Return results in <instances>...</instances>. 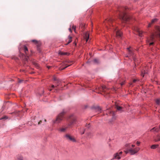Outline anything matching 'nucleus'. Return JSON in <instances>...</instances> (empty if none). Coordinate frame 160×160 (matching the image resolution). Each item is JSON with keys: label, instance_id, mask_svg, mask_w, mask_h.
<instances>
[{"label": "nucleus", "instance_id": "a19ab883", "mask_svg": "<svg viewBox=\"0 0 160 160\" xmlns=\"http://www.w3.org/2000/svg\"><path fill=\"white\" fill-rule=\"evenodd\" d=\"M152 23H151H151H149V24H148V27H150L151 26V24Z\"/></svg>", "mask_w": 160, "mask_h": 160}, {"label": "nucleus", "instance_id": "473e14b6", "mask_svg": "<svg viewBox=\"0 0 160 160\" xmlns=\"http://www.w3.org/2000/svg\"><path fill=\"white\" fill-rule=\"evenodd\" d=\"M42 122V120H40L39 121H38V125H39Z\"/></svg>", "mask_w": 160, "mask_h": 160}, {"label": "nucleus", "instance_id": "e433bc0d", "mask_svg": "<svg viewBox=\"0 0 160 160\" xmlns=\"http://www.w3.org/2000/svg\"><path fill=\"white\" fill-rule=\"evenodd\" d=\"M55 87L56 88V86H55L54 85H52V86H51V88H54Z\"/></svg>", "mask_w": 160, "mask_h": 160}, {"label": "nucleus", "instance_id": "f8f14e48", "mask_svg": "<svg viewBox=\"0 0 160 160\" xmlns=\"http://www.w3.org/2000/svg\"><path fill=\"white\" fill-rule=\"evenodd\" d=\"M53 80L55 82V83H56V88H57V87L59 85L60 83V81L59 80L56 78H53Z\"/></svg>", "mask_w": 160, "mask_h": 160}, {"label": "nucleus", "instance_id": "b1692460", "mask_svg": "<svg viewBox=\"0 0 160 160\" xmlns=\"http://www.w3.org/2000/svg\"><path fill=\"white\" fill-rule=\"evenodd\" d=\"M34 119L35 120V121H34V123L35 124H36L37 123H38V118L37 117H35L34 118Z\"/></svg>", "mask_w": 160, "mask_h": 160}, {"label": "nucleus", "instance_id": "c03bdc74", "mask_svg": "<svg viewBox=\"0 0 160 160\" xmlns=\"http://www.w3.org/2000/svg\"><path fill=\"white\" fill-rule=\"evenodd\" d=\"M69 31L70 32H72V29L70 28L69 29Z\"/></svg>", "mask_w": 160, "mask_h": 160}, {"label": "nucleus", "instance_id": "6ab92c4d", "mask_svg": "<svg viewBox=\"0 0 160 160\" xmlns=\"http://www.w3.org/2000/svg\"><path fill=\"white\" fill-rule=\"evenodd\" d=\"M32 42L35 43V44H37V45L38 47V49H39V48H38V47H39L40 45V44L39 43V42H38V41H34V40H33V41H32Z\"/></svg>", "mask_w": 160, "mask_h": 160}, {"label": "nucleus", "instance_id": "c756f323", "mask_svg": "<svg viewBox=\"0 0 160 160\" xmlns=\"http://www.w3.org/2000/svg\"><path fill=\"white\" fill-rule=\"evenodd\" d=\"M76 26H75L73 25L72 26V29L74 30L75 32V30H76Z\"/></svg>", "mask_w": 160, "mask_h": 160}, {"label": "nucleus", "instance_id": "f03ea898", "mask_svg": "<svg viewBox=\"0 0 160 160\" xmlns=\"http://www.w3.org/2000/svg\"><path fill=\"white\" fill-rule=\"evenodd\" d=\"M126 10V8L124 7H120L118 9L120 18L123 21H128L130 19V17L125 12Z\"/></svg>", "mask_w": 160, "mask_h": 160}, {"label": "nucleus", "instance_id": "bb28decb", "mask_svg": "<svg viewBox=\"0 0 160 160\" xmlns=\"http://www.w3.org/2000/svg\"><path fill=\"white\" fill-rule=\"evenodd\" d=\"M158 19H157V18H155L153 19H152L151 21V23H153L155 22H157L158 21Z\"/></svg>", "mask_w": 160, "mask_h": 160}, {"label": "nucleus", "instance_id": "6e6d98bb", "mask_svg": "<svg viewBox=\"0 0 160 160\" xmlns=\"http://www.w3.org/2000/svg\"><path fill=\"white\" fill-rule=\"evenodd\" d=\"M44 121H45V122H46V119H44Z\"/></svg>", "mask_w": 160, "mask_h": 160}, {"label": "nucleus", "instance_id": "37998d69", "mask_svg": "<svg viewBox=\"0 0 160 160\" xmlns=\"http://www.w3.org/2000/svg\"><path fill=\"white\" fill-rule=\"evenodd\" d=\"M124 84V82H122L121 83V86H122V85H123V84Z\"/></svg>", "mask_w": 160, "mask_h": 160}, {"label": "nucleus", "instance_id": "ddd939ff", "mask_svg": "<svg viewBox=\"0 0 160 160\" xmlns=\"http://www.w3.org/2000/svg\"><path fill=\"white\" fill-rule=\"evenodd\" d=\"M136 31L137 32V34H138L139 36L142 37V36L143 34L144 33L142 31L140 30L139 29H137Z\"/></svg>", "mask_w": 160, "mask_h": 160}, {"label": "nucleus", "instance_id": "4c0bfd02", "mask_svg": "<svg viewBox=\"0 0 160 160\" xmlns=\"http://www.w3.org/2000/svg\"><path fill=\"white\" fill-rule=\"evenodd\" d=\"M146 74V72H145V71L144 72V74L142 72V75L143 77H144V74Z\"/></svg>", "mask_w": 160, "mask_h": 160}, {"label": "nucleus", "instance_id": "052dcab7", "mask_svg": "<svg viewBox=\"0 0 160 160\" xmlns=\"http://www.w3.org/2000/svg\"><path fill=\"white\" fill-rule=\"evenodd\" d=\"M159 152H160V151Z\"/></svg>", "mask_w": 160, "mask_h": 160}, {"label": "nucleus", "instance_id": "6e6552de", "mask_svg": "<svg viewBox=\"0 0 160 160\" xmlns=\"http://www.w3.org/2000/svg\"><path fill=\"white\" fill-rule=\"evenodd\" d=\"M113 29L114 32L116 36L118 37V38L121 37L122 35V32L120 31L117 28H113Z\"/></svg>", "mask_w": 160, "mask_h": 160}, {"label": "nucleus", "instance_id": "a18cd8bd", "mask_svg": "<svg viewBox=\"0 0 160 160\" xmlns=\"http://www.w3.org/2000/svg\"><path fill=\"white\" fill-rule=\"evenodd\" d=\"M136 81V79H134L133 81V82H135Z\"/></svg>", "mask_w": 160, "mask_h": 160}, {"label": "nucleus", "instance_id": "ea45409f", "mask_svg": "<svg viewBox=\"0 0 160 160\" xmlns=\"http://www.w3.org/2000/svg\"><path fill=\"white\" fill-rule=\"evenodd\" d=\"M94 61L95 62H98V60L97 59H95L94 60Z\"/></svg>", "mask_w": 160, "mask_h": 160}, {"label": "nucleus", "instance_id": "5701e85b", "mask_svg": "<svg viewBox=\"0 0 160 160\" xmlns=\"http://www.w3.org/2000/svg\"><path fill=\"white\" fill-rule=\"evenodd\" d=\"M115 108H117V110L118 111H121L122 110V107L118 105H116Z\"/></svg>", "mask_w": 160, "mask_h": 160}, {"label": "nucleus", "instance_id": "9d476101", "mask_svg": "<svg viewBox=\"0 0 160 160\" xmlns=\"http://www.w3.org/2000/svg\"><path fill=\"white\" fill-rule=\"evenodd\" d=\"M83 37L86 40H88L89 39L90 40L92 39L91 36H89V33L88 32H84L83 33Z\"/></svg>", "mask_w": 160, "mask_h": 160}, {"label": "nucleus", "instance_id": "a878e982", "mask_svg": "<svg viewBox=\"0 0 160 160\" xmlns=\"http://www.w3.org/2000/svg\"><path fill=\"white\" fill-rule=\"evenodd\" d=\"M156 102L157 104L159 105L160 103V98L157 99L156 100Z\"/></svg>", "mask_w": 160, "mask_h": 160}, {"label": "nucleus", "instance_id": "a211bd4d", "mask_svg": "<svg viewBox=\"0 0 160 160\" xmlns=\"http://www.w3.org/2000/svg\"><path fill=\"white\" fill-rule=\"evenodd\" d=\"M159 131V129L158 128L154 127L150 130V131L152 132L153 131H155L156 132H158Z\"/></svg>", "mask_w": 160, "mask_h": 160}, {"label": "nucleus", "instance_id": "f3484780", "mask_svg": "<svg viewBox=\"0 0 160 160\" xmlns=\"http://www.w3.org/2000/svg\"><path fill=\"white\" fill-rule=\"evenodd\" d=\"M131 47L128 48L127 49L128 50L129 54L130 55H132L133 54V51L132 50L130 49Z\"/></svg>", "mask_w": 160, "mask_h": 160}, {"label": "nucleus", "instance_id": "c9c22d12", "mask_svg": "<svg viewBox=\"0 0 160 160\" xmlns=\"http://www.w3.org/2000/svg\"><path fill=\"white\" fill-rule=\"evenodd\" d=\"M72 38V37L71 36H68V39H71Z\"/></svg>", "mask_w": 160, "mask_h": 160}, {"label": "nucleus", "instance_id": "58836bf2", "mask_svg": "<svg viewBox=\"0 0 160 160\" xmlns=\"http://www.w3.org/2000/svg\"><path fill=\"white\" fill-rule=\"evenodd\" d=\"M153 43H154V42H152L150 43L149 44V45L150 46H151V45H152L153 44Z\"/></svg>", "mask_w": 160, "mask_h": 160}, {"label": "nucleus", "instance_id": "72a5a7b5", "mask_svg": "<svg viewBox=\"0 0 160 160\" xmlns=\"http://www.w3.org/2000/svg\"><path fill=\"white\" fill-rule=\"evenodd\" d=\"M124 152L126 154H127L128 153H129V149L127 151H124Z\"/></svg>", "mask_w": 160, "mask_h": 160}, {"label": "nucleus", "instance_id": "864d4df0", "mask_svg": "<svg viewBox=\"0 0 160 160\" xmlns=\"http://www.w3.org/2000/svg\"><path fill=\"white\" fill-rule=\"evenodd\" d=\"M5 118V117L2 118H1V119H4V118Z\"/></svg>", "mask_w": 160, "mask_h": 160}, {"label": "nucleus", "instance_id": "49530a36", "mask_svg": "<svg viewBox=\"0 0 160 160\" xmlns=\"http://www.w3.org/2000/svg\"><path fill=\"white\" fill-rule=\"evenodd\" d=\"M135 146V145H132V148H134Z\"/></svg>", "mask_w": 160, "mask_h": 160}, {"label": "nucleus", "instance_id": "de8ad7c7", "mask_svg": "<svg viewBox=\"0 0 160 160\" xmlns=\"http://www.w3.org/2000/svg\"><path fill=\"white\" fill-rule=\"evenodd\" d=\"M122 152H119V155H121V154H122Z\"/></svg>", "mask_w": 160, "mask_h": 160}, {"label": "nucleus", "instance_id": "7ed1b4c3", "mask_svg": "<svg viewBox=\"0 0 160 160\" xmlns=\"http://www.w3.org/2000/svg\"><path fill=\"white\" fill-rule=\"evenodd\" d=\"M150 37L152 40L155 39H160V28L159 26H157L155 27L154 32L151 34Z\"/></svg>", "mask_w": 160, "mask_h": 160}, {"label": "nucleus", "instance_id": "3c124183", "mask_svg": "<svg viewBox=\"0 0 160 160\" xmlns=\"http://www.w3.org/2000/svg\"><path fill=\"white\" fill-rule=\"evenodd\" d=\"M57 90V89H55V91H54V92H55Z\"/></svg>", "mask_w": 160, "mask_h": 160}, {"label": "nucleus", "instance_id": "393cba45", "mask_svg": "<svg viewBox=\"0 0 160 160\" xmlns=\"http://www.w3.org/2000/svg\"><path fill=\"white\" fill-rule=\"evenodd\" d=\"M59 54L61 55H64L67 54V53L65 52H62L61 51H59Z\"/></svg>", "mask_w": 160, "mask_h": 160}, {"label": "nucleus", "instance_id": "1a4fd4ad", "mask_svg": "<svg viewBox=\"0 0 160 160\" xmlns=\"http://www.w3.org/2000/svg\"><path fill=\"white\" fill-rule=\"evenodd\" d=\"M65 137L67 140H69L73 142H75L76 141V140L73 137L68 134H66L65 136Z\"/></svg>", "mask_w": 160, "mask_h": 160}, {"label": "nucleus", "instance_id": "423d86ee", "mask_svg": "<svg viewBox=\"0 0 160 160\" xmlns=\"http://www.w3.org/2000/svg\"><path fill=\"white\" fill-rule=\"evenodd\" d=\"M140 150L139 148H136L134 149L130 148L129 149V153L131 155H134L137 153Z\"/></svg>", "mask_w": 160, "mask_h": 160}, {"label": "nucleus", "instance_id": "f257e3e1", "mask_svg": "<svg viewBox=\"0 0 160 160\" xmlns=\"http://www.w3.org/2000/svg\"><path fill=\"white\" fill-rule=\"evenodd\" d=\"M76 121V118L72 116L70 117L68 123L65 125L62 126L58 129V131L60 132H66L68 128H72L73 125L75 123Z\"/></svg>", "mask_w": 160, "mask_h": 160}, {"label": "nucleus", "instance_id": "9b49d317", "mask_svg": "<svg viewBox=\"0 0 160 160\" xmlns=\"http://www.w3.org/2000/svg\"><path fill=\"white\" fill-rule=\"evenodd\" d=\"M112 22L113 20L112 18H109L106 19L104 21V22L105 23H107L110 26H111V24H112V27H113V22Z\"/></svg>", "mask_w": 160, "mask_h": 160}, {"label": "nucleus", "instance_id": "603ef678", "mask_svg": "<svg viewBox=\"0 0 160 160\" xmlns=\"http://www.w3.org/2000/svg\"><path fill=\"white\" fill-rule=\"evenodd\" d=\"M50 67H49V66H47V68H49Z\"/></svg>", "mask_w": 160, "mask_h": 160}, {"label": "nucleus", "instance_id": "bf43d9fd", "mask_svg": "<svg viewBox=\"0 0 160 160\" xmlns=\"http://www.w3.org/2000/svg\"><path fill=\"white\" fill-rule=\"evenodd\" d=\"M107 23H107H105L106 24H107ZM106 25H107V24H106Z\"/></svg>", "mask_w": 160, "mask_h": 160}, {"label": "nucleus", "instance_id": "39448f33", "mask_svg": "<svg viewBox=\"0 0 160 160\" xmlns=\"http://www.w3.org/2000/svg\"><path fill=\"white\" fill-rule=\"evenodd\" d=\"M24 50L25 55H24L23 54L21 53L20 55V56L22 58V59L25 61H28V58L29 57V56L28 54V48L26 46H24Z\"/></svg>", "mask_w": 160, "mask_h": 160}, {"label": "nucleus", "instance_id": "aec40b11", "mask_svg": "<svg viewBox=\"0 0 160 160\" xmlns=\"http://www.w3.org/2000/svg\"><path fill=\"white\" fill-rule=\"evenodd\" d=\"M159 146L158 144L153 145L151 146V148L152 149H155L157 148Z\"/></svg>", "mask_w": 160, "mask_h": 160}, {"label": "nucleus", "instance_id": "412c9836", "mask_svg": "<svg viewBox=\"0 0 160 160\" xmlns=\"http://www.w3.org/2000/svg\"><path fill=\"white\" fill-rule=\"evenodd\" d=\"M156 142H158L160 141V135H158L155 139Z\"/></svg>", "mask_w": 160, "mask_h": 160}, {"label": "nucleus", "instance_id": "f704fd0d", "mask_svg": "<svg viewBox=\"0 0 160 160\" xmlns=\"http://www.w3.org/2000/svg\"><path fill=\"white\" fill-rule=\"evenodd\" d=\"M140 142H139L137 141V145L138 146H139V144H140Z\"/></svg>", "mask_w": 160, "mask_h": 160}, {"label": "nucleus", "instance_id": "4be33fe9", "mask_svg": "<svg viewBox=\"0 0 160 160\" xmlns=\"http://www.w3.org/2000/svg\"><path fill=\"white\" fill-rule=\"evenodd\" d=\"M85 131V129L82 128L80 129V132L81 134H83Z\"/></svg>", "mask_w": 160, "mask_h": 160}, {"label": "nucleus", "instance_id": "2f4dec72", "mask_svg": "<svg viewBox=\"0 0 160 160\" xmlns=\"http://www.w3.org/2000/svg\"><path fill=\"white\" fill-rule=\"evenodd\" d=\"M125 146L126 147H128V148H130L129 144H126V145H125Z\"/></svg>", "mask_w": 160, "mask_h": 160}, {"label": "nucleus", "instance_id": "0eeeda50", "mask_svg": "<svg viewBox=\"0 0 160 160\" xmlns=\"http://www.w3.org/2000/svg\"><path fill=\"white\" fill-rule=\"evenodd\" d=\"M106 113L108 115H109L110 116H112V121L115 119L116 117L115 116V114L113 111L109 109H108L106 111Z\"/></svg>", "mask_w": 160, "mask_h": 160}, {"label": "nucleus", "instance_id": "09e8293b", "mask_svg": "<svg viewBox=\"0 0 160 160\" xmlns=\"http://www.w3.org/2000/svg\"><path fill=\"white\" fill-rule=\"evenodd\" d=\"M22 80H19V81L18 82L19 83H21L22 82Z\"/></svg>", "mask_w": 160, "mask_h": 160}, {"label": "nucleus", "instance_id": "cd10ccee", "mask_svg": "<svg viewBox=\"0 0 160 160\" xmlns=\"http://www.w3.org/2000/svg\"><path fill=\"white\" fill-rule=\"evenodd\" d=\"M17 160H23V158L22 157H19L18 158Z\"/></svg>", "mask_w": 160, "mask_h": 160}, {"label": "nucleus", "instance_id": "20e7f679", "mask_svg": "<svg viewBox=\"0 0 160 160\" xmlns=\"http://www.w3.org/2000/svg\"><path fill=\"white\" fill-rule=\"evenodd\" d=\"M65 113V112L64 111H62L61 113H60L57 116L56 120L53 121L54 123H60L62 120L63 116Z\"/></svg>", "mask_w": 160, "mask_h": 160}, {"label": "nucleus", "instance_id": "4468645a", "mask_svg": "<svg viewBox=\"0 0 160 160\" xmlns=\"http://www.w3.org/2000/svg\"><path fill=\"white\" fill-rule=\"evenodd\" d=\"M69 66H70V65H68L67 64H66L65 65H63V66H62L61 67H60L59 68V69L60 70H62Z\"/></svg>", "mask_w": 160, "mask_h": 160}, {"label": "nucleus", "instance_id": "8fccbe9b", "mask_svg": "<svg viewBox=\"0 0 160 160\" xmlns=\"http://www.w3.org/2000/svg\"><path fill=\"white\" fill-rule=\"evenodd\" d=\"M33 64H34L35 65H37V64L36 63H34Z\"/></svg>", "mask_w": 160, "mask_h": 160}, {"label": "nucleus", "instance_id": "2eb2a0df", "mask_svg": "<svg viewBox=\"0 0 160 160\" xmlns=\"http://www.w3.org/2000/svg\"><path fill=\"white\" fill-rule=\"evenodd\" d=\"M114 157V158L118 159H120L121 158V157L119 156V155L118 153H117L115 154Z\"/></svg>", "mask_w": 160, "mask_h": 160}, {"label": "nucleus", "instance_id": "13d9d810", "mask_svg": "<svg viewBox=\"0 0 160 160\" xmlns=\"http://www.w3.org/2000/svg\"><path fill=\"white\" fill-rule=\"evenodd\" d=\"M52 90V89H50L49 90H50V91H51Z\"/></svg>", "mask_w": 160, "mask_h": 160}, {"label": "nucleus", "instance_id": "79ce46f5", "mask_svg": "<svg viewBox=\"0 0 160 160\" xmlns=\"http://www.w3.org/2000/svg\"><path fill=\"white\" fill-rule=\"evenodd\" d=\"M72 41H69L68 42V43H67V44H65L66 45H68V43H70Z\"/></svg>", "mask_w": 160, "mask_h": 160}, {"label": "nucleus", "instance_id": "7c9ffc66", "mask_svg": "<svg viewBox=\"0 0 160 160\" xmlns=\"http://www.w3.org/2000/svg\"><path fill=\"white\" fill-rule=\"evenodd\" d=\"M90 126V123H89L87 125H86V127H87V128H89Z\"/></svg>", "mask_w": 160, "mask_h": 160}, {"label": "nucleus", "instance_id": "5fc2aeb1", "mask_svg": "<svg viewBox=\"0 0 160 160\" xmlns=\"http://www.w3.org/2000/svg\"><path fill=\"white\" fill-rule=\"evenodd\" d=\"M74 43H75V45H76V42H74Z\"/></svg>", "mask_w": 160, "mask_h": 160}, {"label": "nucleus", "instance_id": "4d7b16f0", "mask_svg": "<svg viewBox=\"0 0 160 160\" xmlns=\"http://www.w3.org/2000/svg\"><path fill=\"white\" fill-rule=\"evenodd\" d=\"M134 61L135 62V59H134Z\"/></svg>", "mask_w": 160, "mask_h": 160}, {"label": "nucleus", "instance_id": "dca6fc26", "mask_svg": "<svg viewBox=\"0 0 160 160\" xmlns=\"http://www.w3.org/2000/svg\"><path fill=\"white\" fill-rule=\"evenodd\" d=\"M95 110H96V111L98 113H100L101 112V108L100 107L98 106L96 107L95 108Z\"/></svg>", "mask_w": 160, "mask_h": 160}, {"label": "nucleus", "instance_id": "c85d7f7f", "mask_svg": "<svg viewBox=\"0 0 160 160\" xmlns=\"http://www.w3.org/2000/svg\"><path fill=\"white\" fill-rule=\"evenodd\" d=\"M106 88V87L105 86H103L102 87V90L103 92H105L104 89H105Z\"/></svg>", "mask_w": 160, "mask_h": 160}]
</instances>
